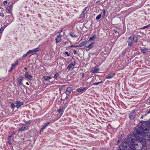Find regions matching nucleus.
Segmentation results:
<instances>
[{
    "mask_svg": "<svg viewBox=\"0 0 150 150\" xmlns=\"http://www.w3.org/2000/svg\"><path fill=\"white\" fill-rule=\"evenodd\" d=\"M149 123V122L144 123L142 124V126L139 125L136 127L135 129L138 135H143L144 133L148 132L149 129L148 128L150 126Z\"/></svg>",
    "mask_w": 150,
    "mask_h": 150,
    "instance_id": "f257e3e1",
    "label": "nucleus"
},
{
    "mask_svg": "<svg viewBox=\"0 0 150 150\" xmlns=\"http://www.w3.org/2000/svg\"><path fill=\"white\" fill-rule=\"evenodd\" d=\"M135 135H129L127 138V140L128 142L130 143V144H132V145L134 144V142L135 139Z\"/></svg>",
    "mask_w": 150,
    "mask_h": 150,
    "instance_id": "f03ea898",
    "label": "nucleus"
},
{
    "mask_svg": "<svg viewBox=\"0 0 150 150\" xmlns=\"http://www.w3.org/2000/svg\"><path fill=\"white\" fill-rule=\"evenodd\" d=\"M28 122H26L22 125V127L18 129V130L21 132L25 131L27 130L28 128V126L27 125Z\"/></svg>",
    "mask_w": 150,
    "mask_h": 150,
    "instance_id": "7ed1b4c3",
    "label": "nucleus"
},
{
    "mask_svg": "<svg viewBox=\"0 0 150 150\" xmlns=\"http://www.w3.org/2000/svg\"><path fill=\"white\" fill-rule=\"evenodd\" d=\"M119 150H130V148L126 145L123 146L120 145L119 147Z\"/></svg>",
    "mask_w": 150,
    "mask_h": 150,
    "instance_id": "20e7f679",
    "label": "nucleus"
},
{
    "mask_svg": "<svg viewBox=\"0 0 150 150\" xmlns=\"http://www.w3.org/2000/svg\"><path fill=\"white\" fill-rule=\"evenodd\" d=\"M135 140L141 142L142 141L143 139V135H140L139 136L135 135Z\"/></svg>",
    "mask_w": 150,
    "mask_h": 150,
    "instance_id": "39448f33",
    "label": "nucleus"
},
{
    "mask_svg": "<svg viewBox=\"0 0 150 150\" xmlns=\"http://www.w3.org/2000/svg\"><path fill=\"white\" fill-rule=\"evenodd\" d=\"M15 104L16 105V107L18 109L20 107L23 105V103L19 101H17L16 102Z\"/></svg>",
    "mask_w": 150,
    "mask_h": 150,
    "instance_id": "423d86ee",
    "label": "nucleus"
},
{
    "mask_svg": "<svg viewBox=\"0 0 150 150\" xmlns=\"http://www.w3.org/2000/svg\"><path fill=\"white\" fill-rule=\"evenodd\" d=\"M94 43L92 42L88 46L86 47V50L87 51H88L90 49L93 48V46Z\"/></svg>",
    "mask_w": 150,
    "mask_h": 150,
    "instance_id": "0eeeda50",
    "label": "nucleus"
},
{
    "mask_svg": "<svg viewBox=\"0 0 150 150\" xmlns=\"http://www.w3.org/2000/svg\"><path fill=\"white\" fill-rule=\"evenodd\" d=\"M12 6H8L6 8V11L8 13H11L12 10Z\"/></svg>",
    "mask_w": 150,
    "mask_h": 150,
    "instance_id": "6e6552de",
    "label": "nucleus"
},
{
    "mask_svg": "<svg viewBox=\"0 0 150 150\" xmlns=\"http://www.w3.org/2000/svg\"><path fill=\"white\" fill-rule=\"evenodd\" d=\"M23 79V77L20 76L18 79V85L20 86H22L23 85V83H22V81Z\"/></svg>",
    "mask_w": 150,
    "mask_h": 150,
    "instance_id": "1a4fd4ad",
    "label": "nucleus"
},
{
    "mask_svg": "<svg viewBox=\"0 0 150 150\" xmlns=\"http://www.w3.org/2000/svg\"><path fill=\"white\" fill-rule=\"evenodd\" d=\"M40 50L39 48H37L33 49V50H29L28 52V53L29 54L30 53H33L34 52H37L38 51Z\"/></svg>",
    "mask_w": 150,
    "mask_h": 150,
    "instance_id": "9d476101",
    "label": "nucleus"
},
{
    "mask_svg": "<svg viewBox=\"0 0 150 150\" xmlns=\"http://www.w3.org/2000/svg\"><path fill=\"white\" fill-rule=\"evenodd\" d=\"M87 8L85 7L83 9V11H82L81 13L80 14V17L82 18L84 17L85 14L87 13V11L86 10Z\"/></svg>",
    "mask_w": 150,
    "mask_h": 150,
    "instance_id": "9b49d317",
    "label": "nucleus"
},
{
    "mask_svg": "<svg viewBox=\"0 0 150 150\" xmlns=\"http://www.w3.org/2000/svg\"><path fill=\"white\" fill-rule=\"evenodd\" d=\"M71 91H72V89H71V87H68L67 88L65 92V93L67 95H69L71 92Z\"/></svg>",
    "mask_w": 150,
    "mask_h": 150,
    "instance_id": "f8f14e48",
    "label": "nucleus"
},
{
    "mask_svg": "<svg viewBox=\"0 0 150 150\" xmlns=\"http://www.w3.org/2000/svg\"><path fill=\"white\" fill-rule=\"evenodd\" d=\"M25 77L30 80H31L32 78V76L29 74L27 72H26L25 73Z\"/></svg>",
    "mask_w": 150,
    "mask_h": 150,
    "instance_id": "ddd939ff",
    "label": "nucleus"
},
{
    "mask_svg": "<svg viewBox=\"0 0 150 150\" xmlns=\"http://www.w3.org/2000/svg\"><path fill=\"white\" fill-rule=\"evenodd\" d=\"M75 64V62H72L67 67V68L70 70L71 68H72Z\"/></svg>",
    "mask_w": 150,
    "mask_h": 150,
    "instance_id": "4468645a",
    "label": "nucleus"
},
{
    "mask_svg": "<svg viewBox=\"0 0 150 150\" xmlns=\"http://www.w3.org/2000/svg\"><path fill=\"white\" fill-rule=\"evenodd\" d=\"M61 36L60 34H59V35H57V37L56 39V43H57L61 40Z\"/></svg>",
    "mask_w": 150,
    "mask_h": 150,
    "instance_id": "2eb2a0df",
    "label": "nucleus"
},
{
    "mask_svg": "<svg viewBox=\"0 0 150 150\" xmlns=\"http://www.w3.org/2000/svg\"><path fill=\"white\" fill-rule=\"evenodd\" d=\"M87 88L86 87L83 88L82 89H76V91L79 92H84L86 90Z\"/></svg>",
    "mask_w": 150,
    "mask_h": 150,
    "instance_id": "dca6fc26",
    "label": "nucleus"
},
{
    "mask_svg": "<svg viewBox=\"0 0 150 150\" xmlns=\"http://www.w3.org/2000/svg\"><path fill=\"white\" fill-rule=\"evenodd\" d=\"M132 40L131 38V37H129L127 41L128 44L129 46H131L132 45Z\"/></svg>",
    "mask_w": 150,
    "mask_h": 150,
    "instance_id": "f3484780",
    "label": "nucleus"
},
{
    "mask_svg": "<svg viewBox=\"0 0 150 150\" xmlns=\"http://www.w3.org/2000/svg\"><path fill=\"white\" fill-rule=\"evenodd\" d=\"M87 42H82L79 44L78 45H76V47H82L84 45H86V44H87Z\"/></svg>",
    "mask_w": 150,
    "mask_h": 150,
    "instance_id": "a211bd4d",
    "label": "nucleus"
},
{
    "mask_svg": "<svg viewBox=\"0 0 150 150\" xmlns=\"http://www.w3.org/2000/svg\"><path fill=\"white\" fill-rule=\"evenodd\" d=\"M115 74H114L110 73L106 77V78L108 79H110L111 78L113 77Z\"/></svg>",
    "mask_w": 150,
    "mask_h": 150,
    "instance_id": "6ab92c4d",
    "label": "nucleus"
},
{
    "mask_svg": "<svg viewBox=\"0 0 150 150\" xmlns=\"http://www.w3.org/2000/svg\"><path fill=\"white\" fill-rule=\"evenodd\" d=\"M134 111H133V112L132 113H131L130 115H129V117L130 119H132L134 117Z\"/></svg>",
    "mask_w": 150,
    "mask_h": 150,
    "instance_id": "aec40b11",
    "label": "nucleus"
},
{
    "mask_svg": "<svg viewBox=\"0 0 150 150\" xmlns=\"http://www.w3.org/2000/svg\"><path fill=\"white\" fill-rule=\"evenodd\" d=\"M99 69L98 68H97L96 67L93 70H92L91 71V72L94 74L96 73L99 71Z\"/></svg>",
    "mask_w": 150,
    "mask_h": 150,
    "instance_id": "412c9836",
    "label": "nucleus"
},
{
    "mask_svg": "<svg viewBox=\"0 0 150 150\" xmlns=\"http://www.w3.org/2000/svg\"><path fill=\"white\" fill-rule=\"evenodd\" d=\"M148 50V48L146 47H143L141 49L143 53H145L146 52V51Z\"/></svg>",
    "mask_w": 150,
    "mask_h": 150,
    "instance_id": "4be33fe9",
    "label": "nucleus"
},
{
    "mask_svg": "<svg viewBox=\"0 0 150 150\" xmlns=\"http://www.w3.org/2000/svg\"><path fill=\"white\" fill-rule=\"evenodd\" d=\"M96 38V35H93L92 37H91L89 40V41H91L92 40H94L95 39V38Z\"/></svg>",
    "mask_w": 150,
    "mask_h": 150,
    "instance_id": "5701e85b",
    "label": "nucleus"
},
{
    "mask_svg": "<svg viewBox=\"0 0 150 150\" xmlns=\"http://www.w3.org/2000/svg\"><path fill=\"white\" fill-rule=\"evenodd\" d=\"M18 64V61L17 60L16 61L15 63L13 64H11V66L13 68L16 67V66Z\"/></svg>",
    "mask_w": 150,
    "mask_h": 150,
    "instance_id": "b1692460",
    "label": "nucleus"
},
{
    "mask_svg": "<svg viewBox=\"0 0 150 150\" xmlns=\"http://www.w3.org/2000/svg\"><path fill=\"white\" fill-rule=\"evenodd\" d=\"M43 78L45 80L47 81V80L50 79L51 78V77L45 76L43 77Z\"/></svg>",
    "mask_w": 150,
    "mask_h": 150,
    "instance_id": "393cba45",
    "label": "nucleus"
},
{
    "mask_svg": "<svg viewBox=\"0 0 150 150\" xmlns=\"http://www.w3.org/2000/svg\"><path fill=\"white\" fill-rule=\"evenodd\" d=\"M69 35L71 36L73 38L76 37V35L74 34V33L72 32L70 33Z\"/></svg>",
    "mask_w": 150,
    "mask_h": 150,
    "instance_id": "a878e982",
    "label": "nucleus"
},
{
    "mask_svg": "<svg viewBox=\"0 0 150 150\" xmlns=\"http://www.w3.org/2000/svg\"><path fill=\"white\" fill-rule=\"evenodd\" d=\"M50 123L49 122L47 123L46 125H43V126L42 127V130H43L45 128V127H47Z\"/></svg>",
    "mask_w": 150,
    "mask_h": 150,
    "instance_id": "bb28decb",
    "label": "nucleus"
},
{
    "mask_svg": "<svg viewBox=\"0 0 150 150\" xmlns=\"http://www.w3.org/2000/svg\"><path fill=\"white\" fill-rule=\"evenodd\" d=\"M11 135L10 136H9L8 137V141L9 143V144H11Z\"/></svg>",
    "mask_w": 150,
    "mask_h": 150,
    "instance_id": "cd10ccee",
    "label": "nucleus"
},
{
    "mask_svg": "<svg viewBox=\"0 0 150 150\" xmlns=\"http://www.w3.org/2000/svg\"><path fill=\"white\" fill-rule=\"evenodd\" d=\"M150 26V25H147L141 28V29H144L146 28H148Z\"/></svg>",
    "mask_w": 150,
    "mask_h": 150,
    "instance_id": "c85d7f7f",
    "label": "nucleus"
},
{
    "mask_svg": "<svg viewBox=\"0 0 150 150\" xmlns=\"http://www.w3.org/2000/svg\"><path fill=\"white\" fill-rule=\"evenodd\" d=\"M150 26V25H147L141 28V29H144L146 28H148Z\"/></svg>",
    "mask_w": 150,
    "mask_h": 150,
    "instance_id": "c756f323",
    "label": "nucleus"
},
{
    "mask_svg": "<svg viewBox=\"0 0 150 150\" xmlns=\"http://www.w3.org/2000/svg\"><path fill=\"white\" fill-rule=\"evenodd\" d=\"M150 26V25H147L141 28V29H144L146 28H148Z\"/></svg>",
    "mask_w": 150,
    "mask_h": 150,
    "instance_id": "7c9ffc66",
    "label": "nucleus"
},
{
    "mask_svg": "<svg viewBox=\"0 0 150 150\" xmlns=\"http://www.w3.org/2000/svg\"><path fill=\"white\" fill-rule=\"evenodd\" d=\"M103 83V82L102 81H101L100 82H98V83H93V85H98L99 84H100L101 83Z\"/></svg>",
    "mask_w": 150,
    "mask_h": 150,
    "instance_id": "2f4dec72",
    "label": "nucleus"
},
{
    "mask_svg": "<svg viewBox=\"0 0 150 150\" xmlns=\"http://www.w3.org/2000/svg\"><path fill=\"white\" fill-rule=\"evenodd\" d=\"M133 40L134 42H137V37H136L135 36H133Z\"/></svg>",
    "mask_w": 150,
    "mask_h": 150,
    "instance_id": "473e14b6",
    "label": "nucleus"
},
{
    "mask_svg": "<svg viewBox=\"0 0 150 150\" xmlns=\"http://www.w3.org/2000/svg\"><path fill=\"white\" fill-rule=\"evenodd\" d=\"M101 17V15L100 14H99V15H98V16H97L96 18V19L97 20H99L100 18Z\"/></svg>",
    "mask_w": 150,
    "mask_h": 150,
    "instance_id": "72a5a7b5",
    "label": "nucleus"
},
{
    "mask_svg": "<svg viewBox=\"0 0 150 150\" xmlns=\"http://www.w3.org/2000/svg\"><path fill=\"white\" fill-rule=\"evenodd\" d=\"M103 15H102V17L103 18H104L105 14V10H103Z\"/></svg>",
    "mask_w": 150,
    "mask_h": 150,
    "instance_id": "f704fd0d",
    "label": "nucleus"
},
{
    "mask_svg": "<svg viewBox=\"0 0 150 150\" xmlns=\"http://www.w3.org/2000/svg\"><path fill=\"white\" fill-rule=\"evenodd\" d=\"M4 29V28H3L2 27H1L0 29V33H2V32H3Z\"/></svg>",
    "mask_w": 150,
    "mask_h": 150,
    "instance_id": "c9c22d12",
    "label": "nucleus"
},
{
    "mask_svg": "<svg viewBox=\"0 0 150 150\" xmlns=\"http://www.w3.org/2000/svg\"><path fill=\"white\" fill-rule=\"evenodd\" d=\"M28 54V52L26 53L25 54H24L23 55V57L24 58H25Z\"/></svg>",
    "mask_w": 150,
    "mask_h": 150,
    "instance_id": "e433bc0d",
    "label": "nucleus"
},
{
    "mask_svg": "<svg viewBox=\"0 0 150 150\" xmlns=\"http://www.w3.org/2000/svg\"><path fill=\"white\" fill-rule=\"evenodd\" d=\"M58 74L57 73H56L54 75V78H57V77H58Z\"/></svg>",
    "mask_w": 150,
    "mask_h": 150,
    "instance_id": "4c0bfd02",
    "label": "nucleus"
},
{
    "mask_svg": "<svg viewBox=\"0 0 150 150\" xmlns=\"http://www.w3.org/2000/svg\"><path fill=\"white\" fill-rule=\"evenodd\" d=\"M11 107L13 109H14L15 108V105L13 103H11Z\"/></svg>",
    "mask_w": 150,
    "mask_h": 150,
    "instance_id": "58836bf2",
    "label": "nucleus"
},
{
    "mask_svg": "<svg viewBox=\"0 0 150 150\" xmlns=\"http://www.w3.org/2000/svg\"><path fill=\"white\" fill-rule=\"evenodd\" d=\"M65 54H66L68 57H69L70 56L69 54L68 53V52H65Z\"/></svg>",
    "mask_w": 150,
    "mask_h": 150,
    "instance_id": "ea45409f",
    "label": "nucleus"
},
{
    "mask_svg": "<svg viewBox=\"0 0 150 150\" xmlns=\"http://www.w3.org/2000/svg\"><path fill=\"white\" fill-rule=\"evenodd\" d=\"M13 68L12 67H11L10 69L8 71L9 72H11V70H12V69L13 68Z\"/></svg>",
    "mask_w": 150,
    "mask_h": 150,
    "instance_id": "a19ab883",
    "label": "nucleus"
},
{
    "mask_svg": "<svg viewBox=\"0 0 150 150\" xmlns=\"http://www.w3.org/2000/svg\"><path fill=\"white\" fill-rule=\"evenodd\" d=\"M62 109L61 108L59 109L58 110V111H57L58 112H61V111H62Z\"/></svg>",
    "mask_w": 150,
    "mask_h": 150,
    "instance_id": "79ce46f5",
    "label": "nucleus"
},
{
    "mask_svg": "<svg viewBox=\"0 0 150 150\" xmlns=\"http://www.w3.org/2000/svg\"><path fill=\"white\" fill-rule=\"evenodd\" d=\"M7 2L6 1H4L3 2V4L4 5H5V4H7Z\"/></svg>",
    "mask_w": 150,
    "mask_h": 150,
    "instance_id": "37998d69",
    "label": "nucleus"
},
{
    "mask_svg": "<svg viewBox=\"0 0 150 150\" xmlns=\"http://www.w3.org/2000/svg\"><path fill=\"white\" fill-rule=\"evenodd\" d=\"M73 52L74 54H76V51L75 50H73Z\"/></svg>",
    "mask_w": 150,
    "mask_h": 150,
    "instance_id": "c03bdc74",
    "label": "nucleus"
},
{
    "mask_svg": "<svg viewBox=\"0 0 150 150\" xmlns=\"http://www.w3.org/2000/svg\"><path fill=\"white\" fill-rule=\"evenodd\" d=\"M147 113L148 114L150 113V110H149V111H148Z\"/></svg>",
    "mask_w": 150,
    "mask_h": 150,
    "instance_id": "a18cd8bd",
    "label": "nucleus"
},
{
    "mask_svg": "<svg viewBox=\"0 0 150 150\" xmlns=\"http://www.w3.org/2000/svg\"><path fill=\"white\" fill-rule=\"evenodd\" d=\"M82 77H84V73H83L82 75Z\"/></svg>",
    "mask_w": 150,
    "mask_h": 150,
    "instance_id": "49530a36",
    "label": "nucleus"
},
{
    "mask_svg": "<svg viewBox=\"0 0 150 150\" xmlns=\"http://www.w3.org/2000/svg\"><path fill=\"white\" fill-rule=\"evenodd\" d=\"M149 103H150V97H149Z\"/></svg>",
    "mask_w": 150,
    "mask_h": 150,
    "instance_id": "de8ad7c7",
    "label": "nucleus"
},
{
    "mask_svg": "<svg viewBox=\"0 0 150 150\" xmlns=\"http://www.w3.org/2000/svg\"><path fill=\"white\" fill-rule=\"evenodd\" d=\"M75 46H76L71 45V47H76Z\"/></svg>",
    "mask_w": 150,
    "mask_h": 150,
    "instance_id": "09e8293b",
    "label": "nucleus"
},
{
    "mask_svg": "<svg viewBox=\"0 0 150 150\" xmlns=\"http://www.w3.org/2000/svg\"><path fill=\"white\" fill-rule=\"evenodd\" d=\"M24 69H25V70H26L27 69V68H26V67H25L24 68Z\"/></svg>",
    "mask_w": 150,
    "mask_h": 150,
    "instance_id": "8fccbe9b",
    "label": "nucleus"
},
{
    "mask_svg": "<svg viewBox=\"0 0 150 150\" xmlns=\"http://www.w3.org/2000/svg\"><path fill=\"white\" fill-rule=\"evenodd\" d=\"M65 85H62V87H65Z\"/></svg>",
    "mask_w": 150,
    "mask_h": 150,
    "instance_id": "3c124183",
    "label": "nucleus"
},
{
    "mask_svg": "<svg viewBox=\"0 0 150 150\" xmlns=\"http://www.w3.org/2000/svg\"><path fill=\"white\" fill-rule=\"evenodd\" d=\"M62 32V30H61L60 32H59V34H60V33H61V32Z\"/></svg>",
    "mask_w": 150,
    "mask_h": 150,
    "instance_id": "603ef678",
    "label": "nucleus"
},
{
    "mask_svg": "<svg viewBox=\"0 0 150 150\" xmlns=\"http://www.w3.org/2000/svg\"><path fill=\"white\" fill-rule=\"evenodd\" d=\"M26 84L27 85H29V84L28 82H27Z\"/></svg>",
    "mask_w": 150,
    "mask_h": 150,
    "instance_id": "864d4df0",
    "label": "nucleus"
},
{
    "mask_svg": "<svg viewBox=\"0 0 150 150\" xmlns=\"http://www.w3.org/2000/svg\"><path fill=\"white\" fill-rule=\"evenodd\" d=\"M0 16H1V14L0 13Z\"/></svg>",
    "mask_w": 150,
    "mask_h": 150,
    "instance_id": "5fc2aeb1",
    "label": "nucleus"
},
{
    "mask_svg": "<svg viewBox=\"0 0 150 150\" xmlns=\"http://www.w3.org/2000/svg\"><path fill=\"white\" fill-rule=\"evenodd\" d=\"M68 98V97H66V98H67V99Z\"/></svg>",
    "mask_w": 150,
    "mask_h": 150,
    "instance_id": "6e6d98bb",
    "label": "nucleus"
}]
</instances>
